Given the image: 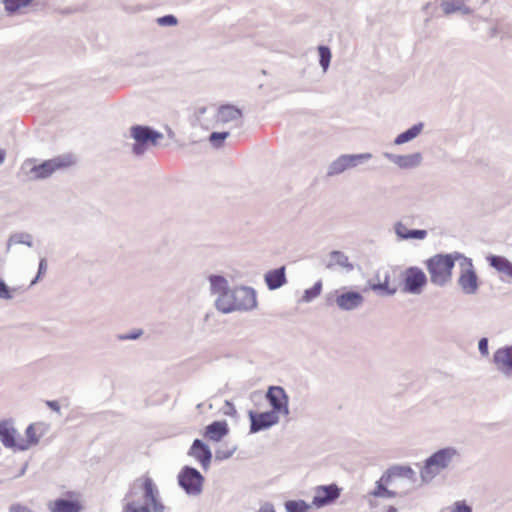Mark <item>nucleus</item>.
Instances as JSON below:
<instances>
[{
  "label": "nucleus",
  "instance_id": "f257e3e1",
  "mask_svg": "<svg viewBox=\"0 0 512 512\" xmlns=\"http://www.w3.org/2000/svg\"><path fill=\"white\" fill-rule=\"evenodd\" d=\"M210 293L215 296V307L223 313L250 311L256 308V292L247 286L230 287L228 280L221 275H210Z\"/></svg>",
  "mask_w": 512,
  "mask_h": 512
},
{
  "label": "nucleus",
  "instance_id": "f03ea898",
  "mask_svg": "<svg viewBox=\"0 0 512 512\" xmlns=\"http://www.w3.org/2000/svg\"><path fill=\"white\" fill-rule=\"evenodd\" d=\"M461 457V452L456 447L447 446L438 449L424 461V464L420 470V477L422 482H431L441 472L448 470L458 464L461 461Z\"/></svg>",
  "mask_w": 512,
  "mask_h": 512
},
{
  "label": "nucleus",
  "instance_id": "7ed1b4c3",
  "mask_svg": "<svg viewBox=\"0 0 512 512\" xmlns=\"http://www.w3.org/2000/svg\"><path fill=\"white\" fill-rule=\"evenodd\" d=\"M70 163L68 157H55L41 163L28 159L22 164L21 170L29 180H44L57 170L66 168Z\"/></svg>",
  "mask_w": 512,
  "mask_h": 512
},
{
  "label": "nucleus",
  "instance_id": "20e7f679",
  "mask_svg": "<svg viewBox=\"0 0 512 512\" xmlns=\"http://www.w3.org/2000/svg\"><path fill=\"white\" fill-rule=\"evenodd\" d=\"M430 281L437 286H445L452 276L455 257L451 254H437L426 261Z\"/></svg>",
  "mask_w": 512,
  "mask_h": 512
},
{
  "label": "nucleus",
  "instance_id": "39448f33",
  "mask_svg": "<svg viewBox=\"0 0 512 512\" xmlns=\"http://www.w3.org/2000/svg\"><path fill=\"white\" fill-rule=\"evenodd\" d=\"M130 136L135 140L132 151L136 155H142L148 146L156 145L163 134L145 125H133L130 128Z\"/></svg>",
  "mask_w": 512,
  "mask_h": 512
},
{
  "label": "nucleus",
  "instance_id": "423d86ee",
  "mask_svg": "<svg viewBox=\"0 0 512 512\" xmlns=\"http://www.w3.org/2000/svg\"><path fill=\"white\" fill-rule=\"evenodd\" d=\"M179 486L191 496H198L202 493L204 477L194 467L184 466L178 474Z\"/></svg>",
  "mask_w": 512,
  "mask_h": 512
},
{
  "label": "nucleus",
  "instance_id": "0eeeda50",
  "mask_svg": "<svg viewBox=\"0 0 512 512\" xmlns=\"http://www.w3.org/2000/svg\"><path fill=\"white\" fill-rule=\"evenodd\" d=\"M426 284L427 276L420 268L412 266L404 271V292L419 295L422 293Z\"/></svg>",
  "mask_w": 512,
  "mask_h": 512
},
{
  "label": "nucleus",
  "instance_id": "6e6552de",
  "mask_svg": "<svg viewBox=\"0 0 512 512\" xmlns=\"http://www.w3.org/2000/svg\"><path fill=\"white\" fill-rule=\"evenodd\" d=\"M265 398L272 407L271 411L278 415H289V397L283 387L270 386L266 392Z\"/></svg>",
  "mask_w": 512,
  "mask_h": 512
},
{
  "label": "nucleus",
  "instance_id": "1a4fd4ad",
  "mask_svg": "<svg viewBox=\"0 0 512 512\" xmlns=\"http://www.w3.org/2000/svg\"><path fill=\"white\" fill-rule=\"evenodd\" d=\"M250 420V433H257L262 430H267L279 423V415L273 411L255 412L250 410L248 412Z\"/></svg>",
  "mask_w": 512,
  "mask_h": 512
},
{
  "label": "nucleus",
  "instance_id": "9d476101",
  "mask_svg": "<svg viewBox=\"0 0 512 512\" xmlns=\"http://www.w3.org/2000/svg\"><path fill=\"white\" fill-rule=\"evenodd\" d=\"M67 497L57 498L48 504L50 512H82L83 503L79 494L75 492H67Z\"/></svg>",
  "mask_w": 512,
  "mask_h": 512
},
{
  "label": "nucleus",
  "instance_id": "9b49d317",
  "mask_svg": "<svg viewBox=\"0 0 512 512\" xmlns=\"http://www.w3.org/2000/svg\"><path fill=\"white\" fill-rule=\"evenodd\" d=\"M385 482H391L394 486H397L398 480H406L411 486L417 481L416 472L406 465H393L388 468L384 473Z\"/></svg>",
  "mask_w": 512,
  "mask_h": 512
},
{
  "label": "nucleus",
  "instance_id": "f8f14e48",
  "mask_svg": "<svg viewBox=\"0 0 512 512\" xmlns=\"http://www.w3.org/2000/svg\"><path fill=\"white\" fill-rule=\"evenodd\" d=\"M493 363L504 377H512V345L499 348L493 355Z\"/></svg>",
  "mask_w": 512,
  "mask_h": 512
},
{
  "label": "nucleus",
  "instance_id": "ddd939ff",
  "mask_svg": "<svg viewBox=\"0 0 512 512\" xmlns=\"http://www.w3.org/2000/svg\"><path fill=\"white\" fill-rule=\"evenodd\" d=\"M340 496V489L335 485L318 486L312 500V506L324 507L333 503Z\"/></svg>",
  "mask_w": 512,
  "mask_h": 512
},
{
  "label": "nucleus",
  "instance_id": "4468645a",
  "mask_svg": "<svg viewBox=\"0 0 512 512\" xmlns=\"http://www.w3.org/2000/svg\"><path fill=\"white\" fill-rule=\"evenodd\" d=\"M335 303L343 311H353L363 305L364 297L357 291H344L336 295Z\"/></svg>",
  "mask_w": 512,
  "mask_h": 512
},
{
  "label": "nucleus",
  "instance_id": "2eb2a0df",
  "mask_svg": "<svg viewBox=\"0 0 512 512\" xmlns=\"http://www.w3.org/2000/svg\"><path fill=\"white\" fill-rule=\"evenodd\" d=\"M143 490V505L151 507L153 512H165V506L162 504L159 498V491L151 478H145L143 483Z\"/></svg>",
  "mask_w": 512,
  "mask_h": 512
},
{
  "label": "nucleus",
  "instance_id": "dca6fc26",
  "mask_svg": "<svg viewBox=\"0 0 512 512\" xmlns=\"http://www.w3.org/2000/svg\"><path fill=\"white\" fill-rule=\"evenodd\" d=\"M467 266L468 267L466 269L462 270L458 279V284L464 294L474 295L477 293L479 288L478 277L475 270L473 269L471 260H468Z\"/></svg>",
  "mask_w": 512,
  "mask_h": 512
},
{
  "label": "nucleus",
  "instance_id": "f3484780",
  "mask_svg": "<svg viewBox=\"0 0 512 512\" xmlns=\"http://www.w3.org/2000/svg\"><path fill=\"white\" fill-rule=\"evenodd\" d=\"M188 455L195 458L204 471L210 468L212 452L209 446L200 439H195L188 451Z\"/></svg>",
  "mask_w": 512,
  "mask_h": 512
},
{
  "label": "nucleus",
  "instance_id": "a211bd4d",
  "mask_svg": "<svg viewBox=\"0 0 512 512\" xmlns=\"http://www.w3.org/2000/svg\"><path fill=\"white\" fill-rule=\"evenodd\" d=\"M383 156L401 169L416 168L422 163L423 160L422 154L420 152L408 155H397L389 152H384Z\"/></svg>",
  "mask_w": 512,
  "mask_h": 512
},
{
  "label": "nucleus",
  "instance_id": "6ab92c4d",
  "mask_svg": "<svg viewBox=\"0 0 512 512\" xmlns=\"http://www.w3.org/2000/svg\"><path fill=\"white\" fill-rule=\"evenodd\" d=\"M0 441L6 448L18 450L19 433L12 420L0 421Z\"/></svg>",
  "mask_w": 512,
  "mask_h": 512
},
{
  "label": "nucleus",
  "instance_id": "aec40b11",
  "mask_svg": "<svg viewBox=\"0 0 512 512\" xmlns=\"http://www.w3.org/2000/svg\"><path fill=\"white\" fill-rule=\"evenodd\" d=\"M377 282L372 283L368 282L369 289L378 293L380 296H393L397 292L396 287H391L390 283V274L388 271L385 272L383 279L380 276V273H377L375 276Z\"/></svg>",
  "mask_w": 512,
  "mask_h": 512
},
{
  "label": "nucleus",
  "instance_id": "412c9836",
  "mask_svg": "<svg viewBox=\"0 0 512 512\" xmlns=\"http://www.w3.org/2000/svg\"><path fill=\"white\" fill-rule=\"evenodd\" d=\"M229 433L226 421H214L206 426L204 437L213 442H219Z\"/></svg>",
  "mask_w": 512,
  "mask_h": 512
},
{
  "label": "nucleus",
  "instance_id": "4be33fe9",
  "mask_svg": "<svg viewBox=\"0 0 512 512\" xmlns=\"http://www.w3.org/2000/svg\"><path fill=\"white\" fill-rule=\"evenodd\" d=\"M340 267L345 272H351L354 269V265L349 261L348 256L339 250H333L329 253V260L325 264L327 269H333L334 267Z\"/></svg>",
  "mask_w": 512,
  "mask_h": 512
},
{
  "label": "nucleus",
  "instance_id": "5701e85b",
  "mask_svg": "<svg viewBox=\"0 0 512 512\" xmlns=\"http://www.w3.org/2000/svg\"><path fill=\"white\" fill-rule=\"evenodd\" d=\"M264 278L270 290H276L282 287L287 282L285 266L268 271Z\"/></svg>",
  "mask_w": 512,
  "mask_h": 512
},
{
  "label": "nucleus",
  "instance_id": "b1692460",
  "mask_svg": "<svg viewBox=\"0 0 512 512\" xmlns=\"http://www.w3.org/2000/svg\"><path fill=\"white\" fill-rule=\"evenodd\" d=\"M240 118H242V111L231 104L221 105L216 115V121L223 124L237 121Z\"/></svg>",
  "mask_w": 512,
  "mask_h": 512
},
{
  "label": "nucleus",
  "instance_id": "393cba45",
  "mask_svg": "<svg viewBox=\"0 0 512 512\" xmlns=\"http://www.w3.org/2000/svg\"><path fill=\"white\" fill-rule=\"evenodd\" d=\"M395 234L400 240L419 239L422 240L427 236V231L423 229H408L401 221L394 226Z\"/></svg>",
  "mask_w": 512,
  "mask_h": 512
},
{
  "label": "nucleus",
  "instance_id": "a878e982",
  "mask_svg": "<svg viewBox=\"0 0 512 512\" xmlns=\"http://www.w3.org/2000/svg\"><path fill=\"white\" fill-rule=\"evenodd\" d=\"M40 424H30L25 431L26 438L19 435L18 450L26 451L39 443L40 435L37 434Z\"/></svg>",
  "mask_w": 512,
  "mask_h": 512
},
{
  "label": "nucleus",
  "instance_id": "bb28decb",
  "mask_svg": "<svg viewBox=\"0 0 512 512\" xmlns=\"http://www.w3.org/2000/svg\"><path fill=\"white\" fill-rule=\"evenodd\" d=\"M384 479L385 475L382 474L380 479L376 481L374 489L369 492V496H373L375 498L392 499L398 495L396 491L388 489V486L394 485L391 482L383 481Z\"/></svg>",
  "mask_w": 512,
  "mask_h": 512
},
{
  "label": "nucleus",
  "instance_id": "cd10ccee",
  "mask_svg": "<svg viewBox=\"0 0 512 512\" xmlns=\"http://www.w3.org/2000/svg\"><path fill=\"white\" fill-rule=\"evenodd\" d=\"M486 259L489 265L493 267L497 272L512 278V262H510L506 257L499 255H489Z\"/></svg>",
  "mask_w": 512,
  "mask_h": 512
},
{
  "label": "nucleus",
  "instance_id": "c85d7f7f",
  "mask_svg": "<svg viewBox=\"0 0 512 512\" xmlns=\"http://www.w3.org/2000/svg\"><path fill=\"white\" fill-rule=\"evenodd\" d=\"M423 128H424L423 122L414 124L413 126L408 128L406 131L398 134L396 136V138L394 139V144L402 145V144H405V143H408V142L414 140L415 138H417L420 135Z\"/></svg>",
  "mask_w": 512,
  "mask_h": 512
},
{
  "label": "nucleus",
  "instance_id": "c756f323",
  "mask_svg": "<svg viewBox=\"0 0 512 512\" xmlns=\"http://www.w3.org/2000/svg\"><path fill=\"white\" fill-rule=\"evenodd\" d=\"M347 170H349L347 155L343 154L328 165L327 176L339 175Z\"/></svg>",
  "mask_w": 512,
  "mask_h": 512
},
{
  "label": "nucleus",
  "instance_id": "7c9ffc66",
  "mask_svg": "<svg viewBox=\"0 0 512 512\" xmlns=\"http://www.w3.org/2000/svg\"><path fill=\"white\" fill-rule=\"evenodd\" d=\"M440 6L445 15H450L455 12H461L462 14H465V15L472 13V10L470 7H468L464 4H461V3H456L453 0H443L441 2Z\"/></svg>",
  "mask_w": 512,
  "mask_h": 512
},
{
  "label": "nucleus",
  "instance_id": "2f4dec72",
  "mask_svg": "<svg viewBox=\"0 0 512 512\" xmlns=\"http://www.w3.org/2000/svg\"><path fill=\"white\" fill-rule=\"evenodd\" d=\"M13 244H24L27 245L28 247H32L33 237L31 234L26 232L14 233L9 237L7 241L6 250L9 251Z\"/></svg>",
  "mask_w": 512,
  "mask_h": 512
},
{
  "label": "nucleus",
  "instance_id": "473e14b6",
  "mask_svg": "<svg viewBox=\"0 0 512 512\" xmlns=\"http://www.w3.org/2000/svg\"><path fill=\"white\" fill-rule=\"evenodd\" d=\"M347 160L349 164V169L358 167L360 165L366 164L370 159H372L371 153H360V154H346Z\"/></svg>",
  "mask_w": 512,
  "mask_h": 512
},
{
  "label": "nucleus",
  "instance_id": "72a5a7b5",
  "mask_svg": "<svg viewBox=\"0 0 512 512\" xmlns=\"http://www.w3.org/2000/svg\"><path fill=\"white\" fill-rule=\"evenodd\" d=\"M318 53H319V64H320L323 72L325 73L330 66V62H331V58H332L331 50L328 46L320 45V46H318Z\"/></svg>",
  "mask_w": 512,
  "mask_h": 512
},
{
  "label": "nucleus",
  "instance_id": "f704fd0d",
  "mask_svg": "<svg viewBox=\"0 0 512 512\" xmlns=\"http://www.w3.org/2000/svg\"><path fill=\"white\" fill-rule=\"evenodd\" d=\"M284 505L287 512H308L312 507L304 500H288Z\"/></svg>",
  "mask_w": 512,
  "mask_h": 512
},
{
  "label": "nucleus",
  "instance_id": "c9c22d12",
  "mask_svg": "<svg viewBox=\"0 0 512 512\" xmlns=\"http://www.w3.org/2000/svg\"><path fill=\"white\" fill-rule=\"evenodd\" d=\"M33 2V0H3L5 9L9 14L17 12L23 7H27Z\"/></svg>",
  "mask_w": 512,
  "mask_h": 512
},
{
  "label": "nucleus",
  "instance_id": "e433bc0d",
  "mask_svg": "<svg viewBox=\"0 0 512 512\" xmlns=\"http://www.w3.org/2000/svg\"><path fill=\"white\" fill-rule=\"evenodd\" d=\"M321 291H322V282L318 281L313 285V287L306 289L304 291V294H303L301 300L305 303H309L312 300H314L315 298H317L321 294Z\"/></svg>",
  "mask_w": 512,
  "mask_h": 512
},
{
  "label": "nucleus",
  "instance_id": "4c0bfd02",
  "mask_svg": "<svg viewBox=\"0 0 512 512\" xmlns=\"http://www.w3.org/2000/svg\"><path fill=\"white\" fill-rule=\"evenodd\" d=\"M230 135L229 132L223 131V132H212L209 135V141L214 147H220L224 140L228 138Z\"/></svg>",
  "mask_w": 512,
  "mask_h": 512
},
{
  "label": "nucleus",
  "instance_id": "58836bf2",
  "mask_svg": "<svg viewBox=\"0 0 512 512\" xmlns=\"http://www.w3.org/2000/svg\"><path fill=\"white\" fill-rule=\"evenodd\" d=\"M156 22L159 26H162V27L175 26L178 23V19L172 14H167V15L158 17L156 19Z\"/></svg>",
  "mask_w": 512,
  "mask_h": 512
},
{
  "label": "nucleus",
  "instance_id": "ea45409f",
  "mask_svg": "<svg viewBox=\"0 0 512 512\" xmlns=\"http://www.w3.org/2000/svg\"><path fill=\"white\" fill-rule=\"evenodd\" d=\"M16 291V289H11L8 287V285L5 283V281L0 278V299L4 300H10L13 298V293Z\"/></svg>",
  "mask_w": 512,
  "mask_h": 512
},
{
  "label": "nucleus",
  "instance_id": "a19ab883",
  "mask_svg": "<svg viewBox=\"0 0 512 512\" xmlns=\"http://www.w3.org/2000/svg\"><path fill=\"white\" fill-rule=\"evenodd\" d=\"M235 450V446L232 449H217L215 451V459L218 461L226 460L233 455Z\"/></svg>",
  "mask_w": 512,
  "mask_h": 512
},
{
  "label": "nucleus",
  "instance_id": "79ce46f5",
  "mask_svg": "<svg viewBox=\"0 0 512 512\" xmlns=\"http://www.w3.org/2000/svg\"><path fill=\"white\" fill-rule=\"evenodd\" d=\"M143 335L142 329H136L128 334H120L118 335L119 340H136L139 339Z\"/></svg>",
  "mask_w": 512,
  "mask_h": 512
},
{
  "label": "nucleus",
  "instance_id": "37998d69",
  "mask_svg": "<svg viewBox=\"0 0 512 512\" xmlns=\"http://www.w3.org/2000/svg\"><path fill=\"white\" fill-rule=\"evenodd\" d=\"M451 512H472V508L464 501H456L451 507Z\"/></svg>",
  "mask_w": 512,
  "mask_h": 512
},
{
  "label": "nucleus",
  "instance_id": "c03bdc74",
  "mask_svg": "<svg viewBox=\"0 0 512 512\" xmlns=\"http://www.w3.org/2000/svg\"><path fill=\"white\" fill-rule=\"evenodd\" d=\"M46 270H47V261L45 258H41L40 262H39L38 273H37L36 277L32 280L31 286L36 284L39 281L41 275H43L46 272Z\"/></svg>",
  "mask_w": 512,
  "mask_h": 512
},
{
  "label": "nucleus",
  "instance_id": "a18cd8bd",
  "mask_svg": "<svg viewBox=\"0 0 512 512\" xmlns=\"http://www.w3.org/2000/svg\"><path fill=\"white\" fill-rule=\"evenodd\" d=\"M9 512H35L28 506L21 503H13L9 507Z\"/></svg>",
  "mask_w": 512,
  "mask_h": 512
},
{
  "label": "nucleus",
  "instance_id": "49530a36",
  "mask_svg": "<svg viewBox=\"0 0 512 512\" xmlns=\"http://www.w3.org/2000/svg\"><path fill=\"white\" fill-rule=\"evenodd\" d=\"M478 349L482 356L486 357L489 355L488 339L486 337L479 340Z\"/></svg>",
  "mask_w": 512,
  "mask_h": 512
},
{
  "label": "nucleus",
  "instance_id": "de8ad7c7",
  "mask_svg": "<svg viewBox=\"0 0 512 512\" xmlns=\"http://www.w3.org/2000/svg\"><path fill=\"white\" fill-rule=\"evenodd\" d=\"M224 413L226 415L234 416L237 413V411L235 406L231 402L225 401Z\"/></svg>",
  "mask_w": 512,
  "mask_h": 512
},
{
  "label": "nucleus",
  "instance_id": "09e8293b",
  "mask_svg": "<svg viewBox=\"0 0 512 512\" xmlns=\"http://www.w3.org/2000/svg\"><path fill=\"white\" fill-rule=\"evenodd\" d=\"M256 512H276L273 504L270 502L263 503Z\"/></svg>",
  "mask_w": 512,
  "mask_h": 512
},
{
  "label": "nucleus",
  "instance_id": "8fccbe9b",
  "mask_svg": "<svg viewBox=\"0 0 512 512\" xmlns=\"http://www.w3.org/2000/svg\"><path fill=\"white\" fill-rule=\"evenodd\" d=\"M46 405L53 411L60 413V405L57 401H46Z\"/></svg>",
  "mask_w": 512,
  "mask_h": 512
},
{
  "label": "nucleus",
  "instance_id": "3c124183",
  "mask_svg": "<svg viewBox=\"0 0 512 512\" xmlns=\"http://www.w3.org/2000/svg\"><path fill=\"white\" fill-rule=\"evenodd\" d=\"M4 159H5V151L0 149V164L4 161Z\"/></svg>",
  "mask_w": 512,
  "mask_h": 512
},
{
  "label": "nucleus",
  "instance_id": "603ef678",
  "mask_svg": "<svg viewBox=\"0 0 512 512\" xmlns=\"http://www.w3.org/2000/svg\"><path fill=\"white\" fill-rule=\"evenodd\" d=\"M26 468H27V464L24 465V467L20 470L18 476H22L25 474V471H26Z\"/></svg>",
  "mask_w": 512,
  "mask_h": 512
},
{
  "label": "nucleus",
  "instance_id": "864d4df0",
  "mask_svg": "<svg viewBox=\"0 0 512 512\" xmlns=\"http://www.w3.org/2000/svg\"><path fill=\"white\" fill-rule=\"evenodd\" d=\"M387 512H398V510L394 506H389Z\"/></svg>",
  "mask_w": 512,
  "mask_h": 512
},
{
  "label": "nucleus",
  "instance_id": "5fc2aeb1",
  "mask_svg": "<svg viewBox=\"0 0 512 512\" xmlns=\"http://www.w3.org/2000/svg\"><path fill=\"white\" fill-rule=\"evenodd\" d=\"M429 5H430V4H429V3H427V4L423 7V10H427V9H428V7H429Z\"/></svg>",
  "mask_w": 512,
  "mask_h": 512
}]
</instances>
